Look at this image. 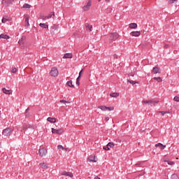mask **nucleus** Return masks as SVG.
<instances>
[{
    "label": "nucleus",
    "instance_id": "f257e3e1",
    "mask_svg": "<svg viewBox=\"0 0 179 179\" xmlns=\"http://www.w3.org/2000/svg\"><path fill=\"white\" fill-rule=\"evenodd\" d=\"M108 40L110 41V43H113V41H115V40H117V38H118V37H120V35L118 34V33L115 32L113 34H110L108 36Z\"/></svg>",
    "mask_w": 179,
    "mask_h": 179
},
{
    "label": "nucleus",
    "instance_id": "f03ea898",
    "mask_svg": "<svg viewBox=\"0 0 179 179\" xmlns=\"http://www.w3.org/2000/svg\"><path fill=\"white\" fill-rule=\"evenodd\" d=\"M58 69H57V67H52L51 69V71L50 72V76H53L54 78L58 76Z\"/></svg>",
    "mask_w": 179,
    "mask_h": 179
},
{
    "label": "nucleus",
    "instance_id": "7ed1b4c3",
    "mask_svg": "<svg viewBox=\"0 0 179 179\" xmlns=\"http://www.w3.org/2000/svg\"><path fill=\"white\" fill-rule=\"evenodd\" d=\"M15 2V0H2L1 3L3 6H6V8H8L10 5H12Z\"/></svg>",
    "mask_w": 179,
    "mask_h": 179
},
{
    "label": "nucleus",
    "instance_id": "20e7f679",
    "mask_svg": "<svg viewBox=\"0 0 179 179\" xmlns=\"http://www.w3.org/2000/svg\"><path fill=\"white\" fill-rule=\"evenodd\" d=\"M47 153H48L47 149H45L44 148H42L38 150V155L41 157H43V156H45V155H47Z\"/></svg>",
    "mask_w": 179,
    "mask_h": 179
},
{
    "label": "nucleus",
    "instance_id": "39448f33",
    "mask_svg": "<svg viewBox=\"0 0 179 179\" xmlns=\"http://www.w3.org/2000/svg\"><path fill=\"white\" fill-rule=\"evenodd\" d=\"M143 103H144V104H150L151 106H156V104L159 103V101L148 100L143 101Z\"/></svg>",
    "mask_w": 179,
    "mask_h": 179
},
{
    "label": "nucleus",
    "instance_id": "423d86ee",
    "mask_svg": "<svg viewBox=\"0 0 179 179\" xmlns=\"http://www.w3.org/2000/svg\"><path fill=\"white\" fill-rule=\"evenodd\" d=\"M52 134H57V135H62V134H64V129H56L52 128Z\"/></svg>",
    "mask_w": 179,
    "mask_h": 179
},
{
    "label": "nucleus",
    "instance_id": "0eeeda50",
    "mask_svg": "<svg viewBox=\"0 0 179 179\" xmlns=\"http://www.w3.org/2000/svg\"><path fill=\"white\" fill-rule=\"evenodd\" d=\"M10 134H12V130H10L9 128L3 130V135L4 136H10Z\"/></svg>",
    "mask_w": 179,
    "mask_h": 179
},
{
    "label": "nucleus",
    "instance_id": "6e6552de",
    "mask_svg": "<svg viewBox=\"0 0 179 179\" xmlns=\"http://www.w3.org/2000/svg\"><path fill=\"white\" fill-rule=\"evenodd\" d=\"M90 6H92V0H89L87 4L83 7V10H89Z\"/></svg>",
    "mask_w": 179,
    "mask_h": 179
},
{
    "label": "nucleus",
    "instance_id": "1a4fd4ad",
    "mask_svg": "<svg viewBox=\"0 0 179 179\" xmlns=\"http://www.w3.org/2000/svg\"><path fill=\"white\" fill-rule=\"evenodd\" d=\"M29 128L30 129H32V131H33V129H34V127H33V126H31V125H30V124H24L23 125V127H22L23 131H27V129H29Z\"/></svg>",
    "mask_w": 179,
    "mask_h": 179
},
{
    "label": "nucleus",
    "instance_id": "9d476101",
    "mask_svg": "<svg viewBox=\"0 0 179 179\" xmlns=\"http://www.w3.org/2000/svg\"><path fill=\"white\" fill-rule=\"evenodd\" d=\"M131 36H132L133 37H139V36H141V31H131Z\"/></svg>",
    "mask_w": 179,
    "mask_h": 179
},
{
    "label": "nucleus",
    "instance_id": "9b49d317",
    "mask_svg": "<svg viewBox=\"0 0 179 179\" xmlns=\"http://www.w3.org/2000/svg\"><path fill=\"white\" fill-rule=\"evenodd\" d=\"M3 39V40H9L10 38V37L6 34H1L0 35V39Z\"/></svg>",
    "mask_w": 179,
    "mask_h": 179
},
{
    "label": "nucleus",
    "instance_id": "f8f14e48",
    "mask_svg": "<svg viewBox=\"0 0 179 179\" xmlns=\"http://www.w3.org/2000/svg\"><path fill=\"white\" fill-rule=\"evenodd\" d=\"M55 17V13L51 12L48 15L46 16V20H48L50 19H54Z\"/></svg>",
    "mask_w": 179,
    "mask_h": 179
},
{
    "label": "nucleus",
    "instance_id": "ddd939ff",
    "mask_svg": "<svg viewBox=\"0 0 179 179\" xmlns=\"http://www.w3.org/2000/svg\"><path fill=\"white\" fill-rule=\"evenodd\" d=\"M62 176H66V177H73V173L71 172H66L64 171L63 173H62Z\"/></svg>",
    "mask_w": 179,
    "mask_h": 179
},
{
    "label": "nucleus",
    "instance_id": "4468645a",
    "mask_svg": "<svg viewBox=\"0 0 179 179\" xmlns=\"http://www.w3.org/2000/svg\"><path fill=\"white\" fill-rule=\"evenodd\" d=\"M129 29H138V24L137 23H131L129 24Z\"/></svg>",
    "mask_w": 179,
    "mask_h": 179
},
{
    "label": "nucleus",
    "instance_id": "2eb2a0df",
    "mask_svg": "<svg viewBox=\"0 0 179 179\" xmlns=\"http://www.w3.org/2000/svg\"><path fill=\"white\" fill-rule=\"evenodd\" d=\"M152 72L156 74V73H160V69L157 66H155L153 69H152Z\"/></svg>",
    "mask_w": 179,
    "mask_h": 179
},
{
    "label": "nucleus",
    "instance_id": "dca6fc26",
    "mask_svg": "<svg viewBox=\"0 0 179 179\" xmlns=\"http://www.w3.org/2000/svg\"><path fill=\"white\" fill-rule=\"evenodd\" d=\"M47 121H48V122H52L54 124L57 122V119H55V117H48Z\"/></svg>",
    "mask_w": 179,
    "mask_h": 179
},
{
    "label": "nucleus",
    "instance_id": "f3484780",
    "mask_svg": "<svg viewBox=\"0 0 179 179\" xmlns=\"http://www.w3.org/2000/svg\"><path fill=\"white\" fill-rule=\"evenodd\" d=\"M156 148H161V150H164V149L166 148V145H163L161 143L155 144Z\"/></svg>",
    "mask_w": 179,
    "mask_h": 179
},
{
    "label": "nucleus",
    "instance_id": "a211bd4d",
    "mask_svg": "<svg viewBox=\"0 0 179 179\" xmlns=\"http://www.w3.org/2000/svg\"><path fill=\"white\" fill-rule=\"evenodd\" d=\"M2 92H3L5 94H11V93H12V90H6V88H3V89H2Z\"/></svg>",
    "mask_w": 179,
    "mask_h": 179
},
{
    "label": "nucleus",
    "instance_id": "6ab92c4d",
    "mask_svg": "<svg viewBox=\"0 0 179 179\" xmlns=\"http://www.w3.org/2000/svg\"><path fill=\"white\" fill-rule=\"evenodd\" d=\"M85 27H86L87 31H92V29H93V26L89 24H86Z\"/></svg>",
    "mask_w": 179,
    "mask_h": 179
},
{
    "label": "nucleus",
    "instance_id": "aec40b11",
    "mask_svg": "<svg viewBox=\"0 0 179 179\" xmlns=\"http://www.w3.org/2000/svg\"><path fill=\"white\" fill-rule=\"evenodd\" d=\"M88 161L90 162H93L94 163H96V162H97V160H96V156H94V157H88Z\"/></svg>",
    "mask_w": 179,
    "mask_h": 179
},
{
    "label": "nucleus",
    "instance_id": "412c9836",
    "mask_svg": "<svg viewBox=\"0 0 179 179\" xmlns=\"http://www.w3.org/2000/svg\"><path fill=\"white\" fill-rule=\"evenodd\" d=\"M25 26H26V27H29V26H30V23H29V17H28V15L25 16Z\"/></svg>",
    "mask_w": 179,
    "mask_h": 179
},
{
    "label": "nucleus",
    "instance_id": "4be33fe9",
    "mask_svg": "<svg viewBox=\"0 0 179 179\" xmlns=\"http://www.w3.org/2000/svg\"><path fill=\"white\" fill-rule=\"evenodd\" d=\"M39 26L40 27H43V29H48V24L45 23H40Z\"/></svg>",
    "mask_w": 179,
    "mask_h": 179
},
{
    "label": "nucleus",
    "instance_id": "5701e85b",
    "mask_svg": "<svg viewBox=\"0 0 179 179\" xmlns=\"http://www.w3.org/2000/svg\"><path fill=\"white\" fill-rule=\"evenodd\" d=\"M40 166L42 169H48V165H47V163H41Z\"/></svg>",
    "mask_w": 179,
    "mask_h": 179
},
{
    "label": "nucleus",
    "instance_id": "b1692460",
    "mask_svg": "<svg viewBox=\"0 0 179 179\" xmlns=\"http://www.w3.org/2000/svg\"><path fill=\"white\" fill-rule=\"evenodd\" d=\"M25 38H26L25 36H22V38H21V40H20V41H18L20 45H22V44H24V41Z\"/></svg>",
    "mask_w": 179,
    "mask_h": 179
},
{
    "label": "nucleus",
    "instance_id": "393cba45",
    "mask_svg": "<svg viewBox=\"0 0 179 179\" xmlns=\"http://www.w3.org/2000/svg\"><path fill=\"white\" fill-rule=\"evenodd\" d=\"M63 58H72V53H66Z\"/></svg>",
    "mask_w": 179,
    "mask_h": 179
},
{
    "label": "nucleus",
    "instance_id": "a878e982",
    "mask_svg": "<svg viewBox=\"0 0 179 179\" xmlns=\"http://www.w3.org/2000/svg\"><path fill=\"white\" fill-rule=\"evenodd\" d=\"M154 80H157V82H158V83H160V82H163V79H162V78L160 77H155Z\"/></svg>",
    "mask_w": 179,
    "mask_h": 179
},
{
    "label": "nucleus",
    "instance_id": "bb28decb",
    "mask_svg": "<svg viewBox=\"0 0 179 179\" xmlns=\"http://www.w3.org/2000/svg\"><path fill=\"white\" fill-rule=\"evenodd\" d=\"M111 97H118L120 96V93L117 92H113L110 94Z\"/></svg>",
    "mask_w": 179,
    "mask_h": 179
},
{
    "label": "nucleus",
    "instance_id": "cd10ccee",
    "mask_svg": "<svg viewBox=\"0 0 179 179\" xmlns=\"http://www.w3.org/2000/svg\"><path fill=\"white\" fill-rule=\"evenodd\" d=\"M98 108H100L102 111H107V106H100Z\"/></svg>",
    "mask_w": 179,
    "mask_h": 179
},
{
    "label": "nucleus",
    "instance_id": "c85d7f7f",
    "mask_svg": "<svg viewBox=\"0 0 179 179\" xmlns=\"http://www.w3.org/2000/svg\"><path fill=\"white\" fill-rule=\"evenodd\" d=\"M67 86H69V87H75V85H73V84H72V80H69L66 83Z\"/></svg>",
    "mask_w": 179,
    "mask_h": 179
},
{
    "label": "nucleus",
    "instance_id": "c756f323",
    "mask_svg": "<svg viewBox=\"0 0 179 179\" xmlns=\"http://www.w3.org/2000/svg\"><path fill=\"white\" fill-rule=\"evenodd\" d=\"M23 8H26L27 9H30V8H31V6L29 3H24L23 5Z\"/></svg>",
    "mask_w": 179,
    "mask_h": 179
},
{
    "label": "nucleus",
    "instance_id": "7c9ffc66",
    "mask_svg": "<svg viewBox=\"0 0 179 179\" xmlns=\"http://www.w3.org/2000/svg\"><path fill=\"white\" fill-rule=\"evenodd\" d=\"M8 21H9V19H8L5 17H3L1 20L2 23H6V22H8Z\"/></svg>",
    "mask_w": 179,
    "mask_h": 179
},
{
    "label": "nucleus",
    "instance_id": "2f4dec72",
    "mask_svg": "<svg viewBox=\"0 0 179 179\" xmlns=\"http://www.w3.org/2000/svg\"><path fill=\"white\" fill-rule=\"evenodd\" d=\"M127 82L129 83H131V85H136V83H138V82L136 81H134V80H128Z\"/></svg>",
    "mask_w": 179,
    "mask_h": 179
},
{
    "label": "nucleus",
    "instance_id": "473e14b6",
    "mask_svg": "<svg viewBox=\"0 0 179 179\" xmlns=\"http://www.w3.org/2000/svg\"><path fill=\"white\" fill-rule=\"evenodd\" d=\"M57 149H59V150L62 149V150H66V148L61 145H57Z\"/></svg>",
    "mask_w": 179,
    "mask_h": 179
},
{
    "label": "nucleus",
    "instance_id": "72a5a7b5",
    "mask_svg": "<svg viewBox=\"0 0 179 179\" xmlns=\"http://www.w3.org/2000/svg\"><path fill=\"white\" fill-rule=\"evenodd\" d=\"M107 145H108V148H114V146H115V145L111 142L108 143Z\"/></svg>",
    "mask_w": 179,
    "mask_h": 179
},
{
    "label": "nucleus",
    "instance_id": "f704fd0d",
    "mask_svg": "<svg viewBox=\"0 0 179 179\" xmlns=\"http://www.w3.org/2000/svg\"><path fill=\"white\" fill-rule=\"evenodd\" d=\"M171 178H172V179H178V176H177V174H176V173H173V174L171 176Z\"/></svg>",
    "mask_w": 179,
    "mask_h": 179
},
{
    "label": "nucleus",
    "instance_id": "c9c22d12",
    "mask_svg": "<svg viewBox=\"0 0 179 179\" xmlns=\"http://www.w3.org/2000/svg\"><path fill=\"white\" fill-rule=\"evenodd\" d=\"M176 2H177V0H169L170 4L176 3Z\"/></svg>",
    "mask_w": 179,
    "mask_h": 179
},
{
    "label": "nucleus",
    "instance_id": "e433bc0d",
    "mask_svg": "<svg viewBox=\"0 0 179 179\" xmlns=\"http://www.w3.org/2000/svg\"><path fill=\"white\" fill-rule=\"evenodd\" d=\"M30 108H27L25 110V114H26V117H29V111Z\"/></svg>",
    "mask_w": 179,
    "mask_h": 179
},
{
    "label": "nucleus",
    "instance_id": "4c0bfd02",
    "mask_svg": "<svg viewBox=\"0 0 179 179\" xmlns=\"http://www.w3.org/2000/svg\"><path fill=\"white\" fill-rule=\"evenodd\" d=\"M103 150H110V147L107 145L106 146H103Z\"/></svg>",
    "mask_w": 179,
    "mask_h": 179
},
{
    "label": "nucleus",
    "instance_id": "58836bf2",
    "mask_svg": "<svg viewBox=\"0 0 179 179\" xmlns=\"http://www.w3.org/2000/svg\"><path fill=\"white\" fill-rule=\"evenodd\" d=\"M40 19H42V20H47V17L44 15H41Z\"/></svg>",
    "mask_w": 179,
    "mask_h": 179
},
{
    "label": "nucleus",
    "instance_id": "ea45409f",
    "mask_svg": "<svg viewBox=\"0 0 179 179\" xmlns=\"http://www.w3.org/2000/svg\"><path fill=\"white\" fill-rule=\"evenodd\" d=\"M17 71V69H16V68H13L12 70H11V72H12L13 73H16Z\"/></svg>",
    "mask_w": 179,
    "mask_h": 179
},
{
    "label": "nucleus",
    "instance_id": "a19ab883",
    "mask_svg": "<svg viewBox=\"0 0 179 179\" xmlns=\"http://www.w3.org/2000/svg\"><path fill=\"white\" fill-rule=\"evenodd\" d=\"M173 100H174V101H178V102H179V96H176L173 98Z\"/></svg>",
    "mask_w": 179,
    "mask_h": 179
},
{
    "label": "nucleus",
    "instance_id": "79ce46f5",
    "mask_svg": "<svg viewBox=\"0 0 179 179\" xmlns=\"http://www.w3.org/2000/svg\"><path fill=\"white\" fill-rule=\"evenodd\" d=\"M107 110H108V111H113V110H114V107L113 106L107 107Z\"/></svg>",
    "mask_w": 179,
    "mask_h": 179
},
{
    "label": "nucleus",
    "instance_id": "37998d69",
    "mask_svg": "<svg viewBox=\"0 0 179 179\" xmlns=\"http://www.w3.org/2000/svg\"><path fill=\"white\" fill-rule=\"evenodd\" d=\"M60 103H64V104H66V103H69V101L62 99L60 100Z\"/></svg>",
    "mask_w": 179,
    "mask_h": 179
},
{
    "label": "nucleus",
    "instance_id": "c03bdc74",
    "mask_svg": "<svg viewBox=\"0 0 179 179\" xmlns=\"http://www.w3.org/2000/svg\"><path fill=\"white\" fill-rule=\"evenodd\" d=\"M158 113L162 114V115H164V114H167V112H166V111H159Z\"/></svg>",
    "mask_w": 179,
    "mask_h": 179
},
{
    "label": "nucleus",
    "instance_id": "a18cd8bd",
    "mask_svg": "<svg viewBox=\"0 0 179 179\" xmlns=\"http://www.w3.org/2000/svg\"><path fill=\"white\" fill-rule=\"evenodd\" d=\"M168 164H169V166H173V164H174V162L168 161Z\"/></svg>",
    "mask_w": 179,
    "mask_h": 179
},
{
    "label": "nucleus",
    "instance_id": "49530a36",
    "mask_svg": "<svg viewBox=\"0 0 179 179\" xmlns=\"http://www.w3.org/2000/svg\"><path fill=\"white\" fill-rule=\"evenodd\" d=\"M82 73H83V69H82V70L79 72L78 76H80V78H82Z\"/></svg>",
    "mask_w": 179,
    "mask_h": 179
},
{
    "label": "nucleus",
    "instance_id": "de8ad7c7",
    "mask_svg": "<svg viewBox=\"0 0 179 179\" xmlns=\"http://www.w3.org/2000/svg\"><path fill=\"white\" fill-rule=\"evenodd\" d=\"M136 166H143V163H137Z\"/></svg>",
    "mask_w": 179,
    "mask_h": 179
},
{
    "label": "nucleus",
    "instance_id": "09e8293b",
    "mask_svg": "<svg viewBox=\"0 0 179 179\" xmlns=\"http://www.w3.org/2000/svg\"><path fill=\"white\" fill-rule=\"evenodd\" d=\"M80 81H77L76 80V85L80 86Z\"/></svg>",
    "mask_w": 179,
    "mask_h": 179
},
{
    "label": "nucleus",
    "instance_id": "8fccbe9b",
    "mask_svg": "<svg viewBox=\"0 0 179 179\" xmlns=\"http://www.w3.org/2000/svg\"><path fill=\"white\" fill-rule=\"evenodd\" d=\"M74 37H79V35L78 34V33H75L73 34Z\"/></svg>",
    "mask_w": 179,
    "mask_h": 179
},
{
    "label": "nucleus",
    "instance_id": "3c124183",
    "mask_svg": "<svg viewBox=\"0 0 179 179\" xmlns=\"http://www.w3.org/2000/svg\"><path fill=\"white\" fill-rule=\"evenodd\" d=\"M80 78H81L80 76H78L76 80L78 81V82H80Z\"/></svg>",
    "mask_w": 179,
    "mask_h": 179
},
{
    "label": "nucleus",
    "instance_id": "603ef678",
    "mask_svg": "<svg viewBox=\"0 0 179 179\" xmlns=\"http://www.w3.org/2000/svg\"><path fill=\"white\" fill-rule=\"evenodd\" d=\"M114 58H116V59H118V55H114Z\"/></svg>",
    "mask_w": 179,
    "mask_h": 179
},
{
    "label": "nucleus",
    "instance_id": "864d4df0",
    "mask_svg": "<svg viewBox=\"0 0 179 179\" xmlns=\"http://www.w3.org/2000/svg\"><path fill=\"white\" fill-rule=\"evenodd\" d=\"M105 120H106V121H108V120H110V118L108 117H106Z\"/></svg>",
    "mask_w": 179,
    "mask_h": 179
},
{
    "label": "nucleus",
    "instance_id": "5fc2aeb1",
    "mask_svg": "<svg viewBox=\"0 0 179 179\" xmlns=\"http://www.w3.org/2000/svg\"><path fill=\"white\" fill-rule=\"evenodd\" d=\"M51 29H55L56 27L55 26L51 27Z\"/></svg>",
    "mask_w": 179,
    "mask_h": 179
},
{
    "label": "nucleus",
    "instance_id": "6e6d98bb",
    "mask_svg": "<svg viewBox=\"0 0 179 179\" xmlns=\"http://www.w3.org/2000/svg\"><path fill=\"white\" fill-rule=\"evenodd\" d=\"M105 2H106L107 3H108V2H110V0H105Z\"/></svg>",
    "mask_w": 179,
    "mask_h": 179
},
{
    "label": "nucleus",
    "instance_id": "4d7b16f0",
    "mask_svg": "<svg viewBox=\"0 0 179 179\" xmlns=\"http://www.w3.org/2000/svg\"><path fill=\"white\" fill-rule=\"evenodd\" d=\"M94 179H100V178H99V176H96Z\"/></svg>",
    "mask_w": 179,
    "mask_h": 179
},
{
    "label": "nucleus",
    "instance_id": "13d9d810",
    "mask_svg": "<svg viewBox=\"0 0 179 179\" xmlns=\"http://www.w3.org/2000/svg\"><path fill=\"white\" fill-rule=\"evenodd\" d=\"M100 1H101V0H99V2H100Z\"/></svg>",
    "mask_w": 179,
    "mask_h": 179
},
{
    "label": "nucleus",
    "instance_id": "bf43d9fd",
    "mask_svg": "<svg viewBox=\"0 0 179 179\" xmlns=\"http://www.w3.org/2000/svg\"><path fill=\"white\" fill-rule=\"evenodd\" d=\"M0 148H1V143H0Z\"/></svg>",
    "mask_w": 179,
    "mask_h": 179
}]
</instances>
